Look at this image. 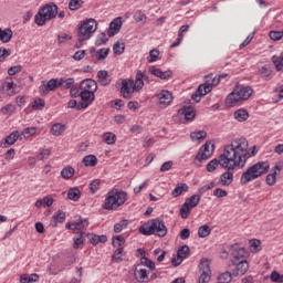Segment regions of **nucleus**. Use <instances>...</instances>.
<instances>
[{"label": "nucleus", "mask_w": 283, "mask_h": 283, "mask_svg": "<svg viewBox=\"0 0 283 283\" xmlns=\"http://www.w3.org/2000/svg\"><path fill=\"white\" fill-rule=\"evenodd\" d=\"M249 154V142L245 138H238L223 147L219 159H212L207 164L206 169L209 174H213L218 166L229 171L243 169L247 165V156Z\"/></svg>", "instance_id": "f257e3e1"}, {"label": "nucleus", "mask_w": 283, "mask_h": 283, "mask_svg": "<svg viewBox=\"0 0 283 283\" xmlns=\"http://www.w3.org/2000/svg\"><path fill=\"white\" fill-rule=\"evenodd\" d=\"M269 163L266 161H259L250 166L245 171L242 172L240 185H249V182L258 180V178L264 176V174H269Z\"/></svg>", "instance_id": "f03ea898"}, {"label": "nucleus", "mask_w": 283, "mask_h": 283, "mask_svg": "<svg viewBox=\"0 0 283 283\" xmlns=\"http://www.w3.org/2000/svg\"><path fill=\"white\" fill-rule=\"evenodd\" d=\"M253 95V88L251 86H237L226 98V105L228 107H235L238 103L242 101H249Z\"/></svg>", "instance_id": "7ed1b4c3"}, {"label": "nucleus", "mask_w": 283, "mask_h": 283, "mask_svg": "<svg viewBox=\"0 0 283 283\" xmlns=\"http://www.w3.org/2000/svg\"><path fill=\"white\" fill-rule=\"evenodd\" d=\"M167 226L165 221L160 219H153L148 221L145 226L139 227V232L143 235H158V238H165L167 235Z\"/></svg>", "instance_id": "20e7f679"}, {"label": "nucleus", "mask_w": 283, "mask_h": 283, "mask_svg": "<svg viewBox=\"0 0 283 283\" xmlns=\"http://www.w3.org/2000/svg\"><path fill=\"white\" fill-rule=\"evenodd\" d=\"M56 14H59V7L54 2H51L39 10L34 17V21L36 25L42 27L48 23V21L56 19Z\"/></svg>", "instance_id": "39448f33"}, {"label": "nucleus", "mask_w": 283, "mask_h": 283, "mask_svg": "<svg viewBox=\"0 0 283 283\" xmlns=\"http://www.w3.org/2000/svg\"><path fill=\"white\" fill-rule=\"evenodd\" d=\"M127 202V192L112 190L107 193V197L104 201V209L107 211H114L118 207H123Z\"/></svg>", "instance_id": "423d86ee"}, {"label": "nucleus", "mask_w": 283, "mask_h": 283, "mask_svg": "<svg viewBox=\"0 0 283 283\" xmlns=\"http://www.w3.org/2000/svg\"><path fill=\"white\" fill-rule=\"evenodd\" d=\"M98 24L96 20L88 19L84 21L81 27L78 28V36L80 41H87L91 39L92 34L96 32Z\"/></svg>", "instance_id": "0eeeda50"}, {"label": "nucleus", "mask_w": 283, "mask_h": 283, "mask_svg": "<svg viewBox=\"0 0 283 283\" xmlns=\"http://www.w3.org/2000/svg\"><path fill=\"white\" fill-rule=\"evenodd\" d=\"M200 205V196L193 195L190 198L186 199L185 203L180 208V217L184 220H187L189 218V214L191 213V209H195V207H198Z\"/></svg>", "instance_id": "6e6552de"}, {"label": "nucleus", "mask_w": 283, "mask_h": 283, "mask_svg": "<svg viewBox=\"0 0 283 283\" xmlns=\"http://www.w3.org/2000/svg\"><path fill=\"white\" fill-rule=\"evenodd\" d=\"M231 255H232L231 262L232 264H234L237 262L247 261V258H249V252H247L244 248H240V245L235 244V245H232Z\"/></svg>", "instance_id": "1a4fd4ad"}, {"label": "nucleus", "mask_w": 283, "mask_h": 283, "mask_svg": "<svg viewBox=\"0 0 283 283\" xmlns=\"http://www.w3.org/2000/svg\"><path fill=\"white\" fill-rule=\"evenodd\" d=\"M134 92H136V90L134 88V80H123L120 87V94L123 98H132V96H134Z\"/></svg>", "instance_id": "9d476101"}, {"label": "nucleus", "mask_w": 283, "mask_h": 283, "mask_svg": "<svg viewBox=\"0 0 283 283\" xmlns=\"http://www.w3.org/2000/svg\"><path fill=\"white\" fill-rule=\"evenodd\" d=\"M80 96L82 98V103L77 106V109H87L92 103H94V93L87 91H81Z\"/></svg>", "instance_id": "9b49d317"}, {"label": "nucleus", "mask_w": 283, "mask_h": 283, "mask_svg": "<svg viewBox=\"0 0 283 283\" xmlns=\"http://www.w3.org/2000/svg\"><path fill=\"white\" fill-rule=\"evenodd\" d=\"M189 258V248L188 245H182L178 251H177V258H174L171 260L172 266H180L182 264V261Z\"/></svg>", "instance_id": "f8f14e48"}, {"label": "nucleus", "mask_w": 283, "mask_h": 283, "mask_svg": "<svg viewBox=\"0 0 283 283\" xmlns=\"http://www.w3.org/2000/svg\"><path fill=\"white\" fill-rule=\"evenodd\" d=\"M61 87V84H59L57 78H51L46 85H41L40 86V94L45 96L46 94H50V92H54L55 90H59Z\"/></svg>", "instance_id": "ddd939ff"}, {"label": "nucleus", "mask_w": 283, "mask_h": 283, "mask_svg": "<svg viewBox=\"0 0 283 283\" xmlns=\"http://www.w3.org/2000/svg\"><path fill=\"white\" fill-rule=\"evenodd\" d=\"M90 227V221L87 219H80L78 221L67 222L66 229H71V231H81L83 233L84 229Z\"/></svg>", "instance_id": "4468645a"}, {"label": "nucleus", "mask_w": 283, "mask_h": 283, "mask_svg": "<svg viewBox=\"0 0 283 283\" xmlns=\"http://www.w3.org/2000/svg\"><path fill=\"white\" fill-rule=\"evenodd\" d=\"M123 28V18L118 17L115 18L111 23L107 31L108 36H116L118 32H120V29Z\"/></svg>", "instance_id": "2eb2a0df"}, {"label": "nucleus", "mask_w": 283, "mask_h": 283, "mask_svg": "<svg viewBox=\"0 0 283 283\" xmlns=\"http://www.w3.org/2000/svg\"><path fill=\"white\" fill-rule=\"evenodd\" d=\"M157 96L160 107H168L174 101V95L169 91H161Z\"/></svg>", "instance_id": "dca6fc26"}, {"label": "nucleus", "mask_w": 283, "mask_h": 283, "mask_svg": "<svg viewBox=\"0 0 283 283\" xmlns=\"http://www.w3.org/2000/svg\"><path fill=\"white\" fill-rule=\"evenodd\" d=\"M213 81V74H209L205 76V84L199 85L198 93L200 96H207L209 92H211V83Z\"/></svg>", "instance_id": "f3484780"}, {"label": "nucleus", "mask_w": 283, "mask_h": 283, "mask_svg": "<svg viewBox=\"0 0 283 283\" xmlns=\"http://www.w3.org/2000/svg\"><path fill=\"white\" fill-rule=\"evenodd\" d=\"M2 90L8 96H14V94H17V84H14V80H12V77H7L4 83H2Z\"/></svg>", "instance_id": "a211bd4d"}, {"label": "nucleus", "mask_w": 283, "mask_h": 283, "mask_svg": "<svg viewBox=\"0 0 283 283\" xmlns=\"http://www.w3.org/2000/svg\"><path fill=\"white\" fill-rule=\"evenodd\" d=\"M80 90H81V92L95 93L96 90H98V84L96 83V81H94L92 78H87V80L82 81V83L80 84Z\"/></svg>", "instance_id": "6ab92c4d"}, {"label": "nucleus", "mask_w": 283, "mask_h": 283, "mask_svg": "<svg viewBox=\"0 0 283 283\" xmlns=\"http://www.w3.org/2000/svg\"><path fill=\"white\" fill-rule=\"evenodd\" d=\"M219 185H221L222 187H231V185H233L232 170L227 169V171L220 175Z\"/></svg>", "instance_id": "aec40b11"}, {"label": "nucleus", "mask_w": 283, "mask_h": 283, "mask_svg": "<svg viewBox=\"0 0 283 283\" xmlns=\"http://www.w3.org/2000/svg\"><path fill=\"white\" fill-rule=\"evenodd\" d=\"M234 266L233 275H244L247 271H249V261H239L237 263H232Z\"/></svg>", "instance_id": "412c9836"}, {"label": "nucleus", "mask_w": 283, "mask_h": 283, "mask_svg": "<svg viewBox=\"0 0 283 283\" xmlns=\"http://www.w3.org/2000/svg\"><path fill=\"white\" fill-rule=\"evenodd\" d=\"M97 83L103 85V87H107V85L112 84V77L106 70H101L97 72Z\"/></svg>", "instance_id": "4be33fe9"}, {"label": "nucleus", "mask_w": 283, "mask_h": 283, "mask_svg": "<svg viewBox=\"0 0 283 283\" xmlns=\"http://www.w3.org/2000/svg\"><path fill=\"white\" fill-rule=\"evenodd\" d=\"M134 275L135 280L139 283L149 282V272H147V269L136 268Z\"/></svg>", "instance_id": "5701e85b"}, {"label": "nucleus", "mask_w": 283, "mask_h": 283, "mask_svg": "<svg viewBox=\"0 0 283 283\" xmlns=\"http://www.w3.org/2000/svg\"><path fill=\"white\" fill-rule=\"evenodd\" d=\"M149 72L150 74H153V76H157V78H161L163 81H167V78H171V71L163 72V70L156 66H150Z\"/></svg>", "instance_id": "b1692460"}, {"label": "nucleus", "mask_w": 283, "mask_h": 283, "mask_svg": "<svg viewBox=\"0 0 283 283\" xmlns=\"http://www.w3.org/2000/svg\"><path fill=\"white\" fill-rule=\"evenodd\" d=\"M19 132H13L11 133L9 136L6 137V139L3 142H0V147H2L3 149L10 147L11 145H14V143L17 142V139L19 138Z\"/></svg>", "instance_id": "393cba45"}, {"label": "nucleus", "mask_w": 283, "mask_h": 283, "mask_svg": "<svg viewBox=\"0 0 283 283\" xmlns=\"http://www.w3.org/2000/svg\"><path fill=\"white\" fill-rule=\"evenodd\" d=\"M179 116H185L186 120H193L196 118V109L191 106L182 107L178 111Z\"/></svg>", "instance_id": "a878e982"}, {"label": "nucleus", "mask_w": 283, "mask_h": 283, "mask_svg": "<svg viewBox=\"0 0 283 283\" xmlns=\"http://www.w3.org/2000/svg\"><path fill=\"white\" fill-rule=\"evenodd\" d=\"M66 129L67 126L65 124L55 123L51 126L50 134H52V136H63Z\"/></svg>", "instance_id": "bb28decb"}, {"label": "nucleus", "mask_w": 283, "mask_h": 283, "mask_svg": "<svg viewBox=\"0 0 283 283\" xmlns=\"http://www.w3.org/2000/svg\"><path fill=\"white\" fill-rule=\"evenodd\" d=\"M143 78H145V73H143L142 71H138L136 73L135 82L133 81V87L135 92H140V88L145 87V82H143Z\"/></svg>", "instance_id": "cd10ccee"}, {"label": "nucleus", "mask_w": 283, "mask_h": 283, "mask_svg": "<svg viewBox=\"0 0 283 283\" xmlns=\"http://www.w3.org/2000/svg\"><path fill=\"white\" fill-rule=\"evenodd\" d=\"M211 156V151L203 153L202 149H200L195 158V164L198 167H201L202 163H205V160H209Z\"/></svg>", "instance_id": "c85d7f7f"}, {"label": "nucleus", "mask_w": 283, "mask_h": 283, "mask_svg": "<svg viewBox=\"0 0 283 283\" xmlns=\"http://www.w3.org/2000/svg\"><path fill=\"white\" fill-rule=\"evenodd\" d=\"M60 174L64 180H72V178H74V174H76V170L72 166H66L61 170Z\"/></svg>", "instance_id": "c756f323"}, {"label": "nucleus", "mask_w": 283, "mask_h": 283, "mask_svg": "<svg viewBox=\"0 0 283 283\" xmlns=\"http://www.w3.org/2000/svg\"><path fill=\"white\" fill-rule=\"evenodd\" d=\"M189 191V186L187 184H178L177 187L172 190V198H178V196H182V193Z\"/></svg>", "instance_id": "7c9ffc66"}, {"label": "nucleus", "mask_w": 283, "mask_h": 283, "mask_svg": "<svg viewBox=\"0 0 283 283\" xmlns=\"http://www.w3.org/2000/svg\"><path fill=\"white\" fill-rule=\"evenodd\" d=\"M0 41L2 43H10L12 41V29H0Z\"/></svg>", "instance_id": "2f4dec72"}, {"label": "nucleus", "mask_w": 283, "mask_h": 283, "mask_svg": "<svg viewBox=\"0 0 283 283\" xmlns=\"http://www.w3.org/2000/svg\"><path fill=\"white\" fill-rule=\"evenodd\" d=\"M234 118L239 123H244V120L249 119V112L247 109L240 108L234 112Z\"/></svg>", "instance_id": "473e14b6"}, {"label": "nucleus", "mask_w": 283, "mask_h": 283, "mask_svg": "<svg viewBox=\"0 0 283 283\" xmlns=\"http://www.w3.org/2000/svg\"><path fill=\"white\" fill-rule=\"evenodd\" d=\"M83 164L85 167H96L98 165V158L95 155H87L83 158Z\"/></svg>", "instance_id": "72a5a7b5"}, {"label": "nucleus", "mask_w": 283, "mask_h": 283, "mask_svg": "<svg viewBox=\"0 0 283 283\" xmlns=\"http://www.w3.org/2000/svg\"><path fill=\"white\" fill-rule=\"evenodd\" d=\"M84 243H85V232H80L73 239V249H81V247H83Z\"/></svg>", "instance_id": "f704fd0d"}, {"label": "nucleus", "mask_w": 283, "mask_h": 283, "mask_svg": "<svg viewBox=\"0 0 283 283\" xmlns=\"http://www.w3.org/2000/svg\"><path fill=\"white\" fill-rule=\"evenodd\" d=\"M33 282H39V274L36 273H33L31 275L22 274L20 276V283H33Z\"/></svg>", "instance_id": "c9c22d12"}, {"label": "nucleus", "mask_w": 283, "mask_h": 283, "mask_svg": "<svg viewBox=\"0 0 283 283\" xmlns=\"http://www.w3.org/2000/svg\"><path fill=\"white\" fill-rule=\"evenodd\" d=\"M272 63L276 67L277 72H282V69H283V52L280 55L272 56Z\"/></svg>", "instance_id": "e433bc0d"}, {"label": "nucleus", "mask_w": 283, "mask_h": 283, "mask_svg": "<svg viewBox=\"0 0 283 283\" xmlns=\"http://www.w3.org/2000/svg\"><path fill=\"white\" fill-rule=\"evenodd\" d=\"M69 200H73V202H77L81 199V190L78 188H71L67 192Z\"/></svg>", "instance_id": "4c0bfd02"}, {"label": "nucleus", "mask_w": 283, "mask_h": 283, "mask_svg": "<svg viewBox=\"0 0 283 283\" xmlns=\"http://www.w3.org/2000/svg\"><path fill=\"white\" fill-rule=\"evenodd\" d=\"M59 85L60 87H63V90H72V86L74 85V78H60Z\"/></svg>", "instance_id": "58836bf2"}, {"label": "nucleus", "mask_w": 283, "mask_h": 283, "mask_svg": "<svg viewBox=\"0 0 283 283\" xmlns=\"http://www.w3.org/2000/svg\"><path fill=\"white\" fill-rule=\"evenodd\" d=\"M88 240L91 244H98V242H106L107 241V235H97V234H90Z\"/></svg>", "instance_id": "ea45409f"}, {"label": "nucleus", "mask_w": 283, "mask_h": 283, "mask_svg": "<svg viewBox=\"0 0 283 283\" xmlns=\"http://www.w3.org/2000/svg\"><path fill=\"white\" fill-rule=\"evenodd\" d=\"M53 227H56L59 223L65 222V212L59 210L54 216H53Z\"/></svg>", "instance_id": "a19ab883"}, {"label": "nucleus", "mask_w": 283, "mask_h": 283, "mask_svg": "<svg viewBox=\"0 0 283 283\" xmlns=\"http://www.w3.org/2000/svg\"><path fill=\"white\" fill-rule=\"evenodd\" d=\"M191 140H205L207 138V132L205 130H198L190 134Z\"/></svg>", "instance_id": "79ce46f5"}, {"label": "nucleus", "mask_w": 283, "mask_h": 283, "mask_svg": "<svg viewBox=\"0 0 283 283\" xmlns=\"http://www.w3.org/2000/svg\"><path fill=\"white\" fill-rule=\"evenodd\" d=\"M250 251L252 253H258L259 251H262V245L260 240L253 239L250 241Z\"/></svg>", "instance_id": "37998d69"}, {"label": "nucleus", "mask_w": 283, "mask_h": 283, "mask_svg": "<svg viewBox=\"0 0 283 283\" xmlns=\"http://www.w3.org/2000/svg\"><path fill=\"white\" fill-rule=\"evenodd\" d=\"M140 262L144 266H147L148 269H150V271H154L156 269V263H154V261L147 259L145 256V253H142Z\"/></svg>", "instance_id": "c03bdc74"}, {"label": "nucleus", "mask_w": 283, "mask_h": 283, "mask_svg": "<svg viewBox=\"0 0 283 283\" xmlns=\"http://www.w3.org/2000/svg\"><path fill=\"white\" fill-rule=\"evenodd\" d=\"M198 235L199 238H208V235H211V228L207 224L199 227Z\"/></svg>", "instance_id": "a18cd8bd"}, {"label": "nucleus", "mask_w": 283, "mask_h": 283, "mask_svg": "<svg viewBox=\"0 0 283 283\" xmlns=\"http://www.w3.org/2000/svg\"><path fill=\"white\" fill-rule=\"evenodd\" d=\"M123 255H125L123 248H117L113 254V262H123Z\"/></svg>", "instance_id": "49530a36"}, {"label": "nucleus", "mask_w": 283, "mask_h": 283, "mask_svg": "<svg viewBox=\"0 0 283 283\" xmlns=\"http://www.w3.org/2000/svg\"><path fill=\"white\" fill-rule=\"evenodd\" d=\"M50 156H52V150H50L48 148H42V149H40V151L38 154V160H48V158H50Z\"/></svg>", "instance_id": "de8ad7c7"}, {"label": "nucleus", "mask_w": 283, "mask_h": 283, "mask_svg": "<svg viewBox=\"0 0 283 283\" xmlns=\"http://www.w3.org/2000/svg\"><path fill=\"white\" fill-rule=\"evenodd\" d=\"M266 185L269 187H274L275 182H277V171H273V174H269L265 179Z\"/></svg>", "instance_id": "09e8293b"}, {"label": "nucleus", "mask_w": 283, "mask_h": 283, "mask_svg": "<svg viewBox=\"0 0 283 283\" xmlns=\"http://www.w3.org/2000/svg\"><path fill=\"white\" fill-rule=\"evenodd\" d=\"M103 140L106 145H114L116 143V135H114V133H105L103 135Z\"/></svg>", "instance_id": "8fccbe9b"}, {"label": "nucleus", "mask_w": 283, "mask_h": 283, "mask_svg": "<svg viewBox=\"0 0 283 283\" xmlns=\"http://www.w3.org/2000/svg\"><path fill=\"white\" fill-rule=\"evenodd\" d=\"M83 8V0H70L69 9L72 11L81 10Z\"/></svg>", "instance_id": "3c124183"}, {"label": "nucleus", "mask_w": 283, "mask_h": 283, "mask_svg": "<svg viewBox=\"0 0 283 283\" xmlns=\"http://www.w3.org/2000/svg\"><path fill=\"white\" fill-rule=\"evenodd\" d=\"M200 273H211V269L209 268V260L202 259L199 264Z\"/></svg>", "instance_id": "603ef678"}, {"label": "nucleus", "mask_w": 283, "mask_h": 283, "mask_svg": "<svg viewBox=\"0 0 283 283\" xmlns=\"http://www.w3.org/2000/svg\"><path fill=\"white\" fill-rule=\"evenodd\" d=\"M113 52H114V54H117L118 56H120V54H123V52H125V43L116 42L113 45Z\"/></svg>", "instance_id": "864d4df0"}, {"label": "nucleus", "mask_w": 283, "mask_h": 283, "mask_svg": "<svg viewBox=\"0 0 283 283\" xmlns=\"http://www.w3.org/2000/svg\"><path fill=\"white\" fill-rule=\"evenodd\" d=\"M159 56H160V51H158V49H153L149 52L148 63H156Z\"/></svg>", "instance_id": "5fc2aeb1"}, {"label": "nucleus", "mask_w": 283, "mask_h": 283, "mask_svg": "<svg viewBox=\"0 0 283 283\" xmlns=\"http://www.w3.org/2000/svg\"><path fill=\"white\" fill-rule=\"evenodd\" d=\"M125 244V238H123L122 235H117L113 238V247H115V249H123L122 247Z\"/></svg>", "instance_id": "6e6d98bb"}, {"label": "nucleus", "mask_w": 283, "mask_h": 283, "mask_svg": "<svg viewBox=\"0 0 283 283\" xmlns=\"http://www.w3.org/2000/svg\"><path fill=\"white\" fill-rule=\"evenodd\" d=\"M109 54V49H101L96 52V59L97 61H105Z\"/></svg>", "instance_id": "4d7b16f0"}, {"label": "nucleus", "mask_w": 283, "mask_h": 283, "mask_svg": "<svg viewBox=\"0 0 283 283\" xmlns=\"http://www.w3.org/2000/svg\"><path fill=\"white\" fill-rule=\"evenodd\" d=\"M43 107H45V101L44 99L36 98V99L33 101L32 109L41 111V109H43Z\"/></svg>", "instance_id": "13d9d810"}, {"label": "nucleus", "mask_w": 283, "mask_h": 283, "mask_svg": "<svg viewBox=\"0 0 283 283\" xmlns=\"http://www.w3.org/2000/svg\"><path fill=\"white\" fill-rule=\"evenodd\" d=\"M108 39H107V34L105 33H99L97 35V39L95 41V45L101 46V45H105V43H107Z\"/></svg>", "instance_id": "bf43d9fd"}, {"label": "nucleus", "mask_w": 283, "mask_h": 283, "mask_svg": "<svg viewBox=\"0 0 283 283\" xmlns=\"http://www.w3.org/2000/svg\"><path fill=\"white\" fill-rule=\"evenodd\" d=\"M127 224H128L127 220H122L118 223H116L114 226L115 233H120V231H123V229L127 228Z\"/></svg>", "instance_id": "052dcab7"}, {"label": "nucleus", "mask_w": 283, "mask_h": 283, "mask_svg": "<svg viewBox=\"0 0 283 283\" xmlns=\"http://www.w3.org/2000/svg\"><path fill=\"white\" fill-rule=\"evenodd\" d=\"M67 41H72V35H70L67 33H60L57 35V43H60V44L67 43Z\"/></svg>", "instance_id": "680f3d73"}, {"label": "nucleus", "mask_w": 283, "mask_h": 283, "mask_svg": "<svg viewBox=\"0 0 283 283\" xmlns=\"http://www.w3.org/2000/svg\"><path fill=\"white\" fill-rule=\"evenodd\" d=\"M269 36L272 41H281L283 38V32L282 31H271L269 33Z\"/></svg>", "instance_id": "e2e57ef3"}, {"label": "nucleus", "mask_w": 283, "mask_h": 283, "mask_svg": "<svg viewBox=\"0 0 283 283\" xmlns=\"http://www.w3.org/2000/svg\"><path fill=\"white\" fill-rule=\"evenodd\" d=\"M211 280V272H201L198 283H209Z\"/></svg>", "instance_id": "0e129e2a"}, {"label": "nucleus", "mask_w": 283, "mask_h": 283, "mask_svg": "<svg viewBox=\"0 0 283 283\" xmlns=\"http://www.w3.org/2000/svg\"><path fill=\"white\" fill-rule=\"evenodd\" d=\"M259 73L261 74V76H263V78H269V76H271L272 74V71L270 66L265 65L259 70Z\"/></svg>", "instance_id": "69168bd1"}, {"label": "nucleus", "mask_w": 283, "mask_h": 283, "mask_svg": "<svg viewBox=\"0 0 283 283\" xmlns=\"http://www.w3.org/2000/svg\"><path fill=\"white\" fill-rule=\"evenodd\" d=\"M90 189H91V192L96 193V191L101 189V180L99 179L93 180L90 185Z\"/></svg>", "instance_id": "338daca9"}, {"label": "nucleus", "mask_w": 283, "mask_h": 283, "mask_svg": "<svg viewBox=\"0 0 283 283\" xmlns=\"http://www.w3.org/2000/svg\"><path fill=\"white\" fill-rule=\"evenodd\" d=\"M270 280L275 283H283L282 275L277 273V271H273L270 275Z\"/></svg>", "instance_id": "774afa93"}]
</instances>
